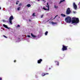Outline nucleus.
<instances>
[{"label": "nucleus", "instance_id": "17", "mask_svg": "<svg viewBox=\"0 0 80 80\" xmlns=\"http://www.w3.org/2000/svg\"><path fill=\"white\" fill-rule=\"evenodd\" d=\"M48 34V31H46L45 33V35H47V34Z\"/></svg>", "mask_w": 80, "mask_h": 80}, {"label": "nucleus", "instance_id": "4", "mask_svg": "<svg viewBox=\"0 0 80 80\" xmlns=\"http://www.w3.org/2000/svg\"><path fill=\"white\" fill-rule=\"evenodd\" d=\"M68 47V46H66L63 45L62 48V51L67 50Z\"/></svg>", "mask_w": 80, "mask_h": 80}, {"label": "nucleus", "instance_id": "30", "mask_svg": "<svg viewBox=\"0 0 80 80\" xmlns=\"http://www.w3.org/2000/svg\"><path fill=\"white\" fill-rule=\"evenodd\" d=\"M0 80H2V78H0Z\"/></svg>", "mask_w": 80, "mask_h": 80}, {"label": "nucleus", "instance_id": "12", "mask_svg": "<svg viewBox=\"0 0 80 80\" xmlns=\"http://www.w3.org/2000/svg\"><path fill=\"white\" fill-rule=\"evenodd\" d=\"M3 26L5 27V28H8V29H9V28L8 27V26L6 25L5 24H3Z\"/></svg>", "mask_w": 80, "mask_h": 80}, {"label": "nucleus", "instance_id": "22", "mask_svg": "<svg viewBox=\"0 0 80 80\" xmlns=\"http://www.w3.org/2000/svg\"><path fill=\"white\" fill-rule=\"evenodd\" d=\"M21 5H22V3H19V5H18V6H19V7H20V6Z\"/></svg>", "mask_w": 80, "mask_h": 80}, {"label": "nucleus", "instance_id": "31", "mask_svg": "<svg viewBox=\"0 0 80 80\" xmlns=\"http://www.w3.org/2000/svg\"><path fill=\"white\" fill-rule=\"evenodd\" d=\"M43 18V15H42L41 16V18Z\"/></svg>", "mask_w": 80, "mask_h": 80}, {"label": "nucleus", "instance_id": "7", "mask_svg": "<svg viewBox=\"0 0 80 80\" xmlns=\"http://www.w3.org/2000/svg\"><path fill=\"white\" fill-rule=\"evenodd\" d=\"M73 6L74 7V8L76 10L77 8V5L75 4V3L74 2L73 3Z\"/></svg>", "mask_w": 80, "mask_h": 80}, {"label": "nucleus", "instance_id": "28", "mask_svg": "<svg viewBox=\"0 0 80 80\" xmlns=\"http://www.w3.org/2000/svg\"><path fill=\"white\" fill-rule=\"evenodd\" d=\"M16 5H18V2H16Z\"/></svg>", "mask_w": 80, "mask_h": 80}, {"label": "nucleus", "instance_id": "23", "mask_svg": "<svg viewBox=\"0 0 80 80\" xmlns=\"http://www.w3.org/2000/svg\"><path fill=\"white\" fill-rule=\"evenodd\" d=\"M58 17V15H57L55 17L53 18V19H55V18H56V17Z\"/></svg>", "mask_w": 80, "mask_h": 80}, {"label": "nucleus", "instance_id": "1", "mask_svg": "<svg viewBox=\"0 0 80 80\" xmlns=\"http://www.w3.org/2000/svg\"><path fill=\"white\" fill-rule=\"evenodd\" d=\"M72 23H79V19L78 18H72Z\"/></svg>", "mask_w": 80, "mask_h": 80}, {"label": "nucleus", "instance_id": "14", "mask_svg": "<svg viewBox=\"0 0 80 80\" xmlns=\"http://www.w3.org/2000/svg\"><path fill=\"white\" fill-rule=\"evenodd\" d=\"M27 7H31V5L30 4H28L27 5Z\"/></svg>", "mask_w": 80, "mask_h": 80}, {"label": "nucleus", "instance_id": "29", "mask_svg": "<svg viewBox=\"0 0 80 80\" xmlns=\"http://www.w3.org/2000/svg\"><path fill=\"white\" fill-rule=\"evenodd\" d=\"M43 2H44V3H45V2H46V1H45V0H43Z\"/></svg>", "mask_w": 80, "mask_h": 80}, {"label": "nucleus", "instance_id": "37", "mask_svg": "<svg viewBox=\"0 0 80 80\" xmlns=\"http://www.w3.org/2000/svg\"><path fill=\"white\" fill-rule=\"evenodd\" d=\"M19 39H20V38H19Z\"/></svg>", "mask_w": 80, "mask_h": 80}, {"label": "nucleus", "instance_id": "33", "mask_svg": "<svg viewBox=\"0 0 80 80\" xmlns=\"http://www.w3.org/2000/svg\"><path fill=\"white\" fill-rule=\"evenodd\" d=\"M1 9H2V8H1V7H0V10H1Z\"/></svg>", "mask_w": 80, "mask_h": 80}, {"label": "nucleus", "instance_id": "36", "mask_svg": "<svg viewBox=\"0 0 80 80\" xmlns=\"http://www.w3.org/2000/svg\"><path fill=\"white\" fill-rule=\"evenodd\" d=\"M38 1H40V0H38Z\"/></svg>", "mask_w": 80, "mask_h": 80}, {"label": "nucleus", "instance_id": "34", "mask_svg": "<svg viewBox=\"0 0 80 80\" xmlns=\"http://www.w3.org/2000/svg\"><path fill=\"white\" fill-rule=\"evenodd\" d=\"M50 69H51V68H49V70H50Z\"/></svg>", "mask_w": 80, "mask_h": 80}, {"label": "nucleus", "instance_id": "10", "mask_svg": "<svg viewBox=\"0 0 80 80\" xmlns=\"http://www.w3.org/2000/svg\"><path fill=\"white\" fill-rule=\"evenodd\" d=\"M54 8H55L56 9H57V8H58V6L57 5H55L54 6Z\"/></svg>", "mask_w": 80, "mask_h": 80}, {"label": "nucleus", "instance_id": "25", "mask_svg": "<svg viewBox=\"0 0 80 80\" xmlns=\"http://www.w3.org/2000/svg\"><path fill=\"white\" fill-rule=\"evenodd\" d=\"M28 37H29V38H30V36L29 35H28L27 36Z\"/></svg>", "mask_w": 80, "mask_h": 80}, {"label": "nucleus", "instance_id": "24", "mask_svg": "<svg viewBox=\"0 0 80 80\" xmlns=\"http://www.w3.org/2000/svg\"><path fill=\"white\" fill-rule=\"evenodd\" d=\"M3 36L4 37H5V38H7V37L6 36H5L4 35H3Z\"/></svg>", "mask_w": 80, "mask_h": 80}, {"label": "nucleus", "instance_id": "11", "mask_svg": "<svg viewBox=\"0 0 80 80\" xmlns=\"http://www.w3.org/2000/svg\"><path fill=\"white\" fill-rule=\"evenodd\" d=\"M31 35L32 37H33V38H35L37 37L36 36L33 35V34H32V33H31Z\"/></svg>", "mask_w": 80, "mask_h": 80}, {"label": "nucleus", "instance_id": "35", "mask_svg": "<svg viewBox=\"0 0 80 80\" xmlns=\"http://www.w3.org/2000/svg\"><path fill=\"white\" fill-rule=\"evenodd\" d=\"M17 2H19V1H17Z\"/></svg>", "mask_w": 80, "mask_h": 80}, {"label": "nucleus", "instance_id": "13", "mask_svg": "<svg viewBox=\"0 0 80 80\" xmlns=\"http://www.w3.org/2000/svg\"><path fill=\"white\" fill-rule=\"evenodd\" d=\"M55 63L57 64V65L59 66V62H58L57 61H55Z\"/></svg>", "mask_w": 80, "mask_h": 80}, {"label": "nucleus", "instance_id": "8", "mask_svg": "<svg viewBox=\"0 0 80 80\" xmlns=\"http://www.w3.org/2000/svg\"><path fill=\"white\" fill-rule=\"evenodd\" d=\"M41 62H42V59H40L39 60H38V63H41Z\"/></svg>", "mask_w": 80, "mask_h": 80}, {"label": "nucleus", "instance_id": "21", "mask_svg": "<svg viewBox=\"0 0 80 80\" xmlns=\"http://www.w3.org/2000/svg\"><path fill=\"white\" fill-rule=\"evenodd\" d=\"M65 1V0H61L60 2V3H62V2H63Z\"/></svg>", "mask_w": 80, "mask_h": 80}, {"label": "nucleus", "instance_id": "18", "mask_svg": "<svg viewBox=\"0 0 80 80\" xmlns=\"http://www.w3.org/2000/svg\"><path fill=\"white\" fill-rule=\"evenodd\" d=\"M51 23L52 24V25H54V24H55V22H51Z\"/></svg>", "mask_w": 80, "mask_h": 80}, {"label": "nucleus", "instance_id": "16", "mask_svg": "<svg viewBox=\"0 0 80 80\" xmlns=\"http://www.w3.org/2000/svg\"><path fill=\"white\" fill-rule=\"evenodd\" d=\"M78 6L79 7V8H80V2H79V3L78 4Z\"/></svg>", "mask_w": 80, "mask_h": 80}, {"label": "nucleus", "instance_id": "9", "mask_svg": "<svg viewBox=\"0 0 80 80\" xmlns=\"http://www.w3.org/2000/svg\"><path fill=\"white\" fill-rule=\"evenodd\" d=\"M48 73H42V77H43L45 76V75H48Z\"/></svg>", "mask_w": 80, "mask_h": 80}, {"label": "nucleus", "instance_id": "26", "mask_svg": "<svg viewBox=\"0 0 80 80\" xmlns=\"http://www.w3.org/2000/svg\"><path fill=\"white\" fill-rule=\"evenodd\" d=\"M20 25H18L17 26V27H20Z\"/></svg>", "mask_w": 80, "mask_h": 80}, {"label": "nucleus", "instance_id": "32", "mask_svg": "<svg viewBox=\"0 0 80 80\" xmlns=\"http://www.w3.org/2000/svg\"><path fill=\"white\" fill-rule=\"evenodd\" d=\"M29 22H31V20L30 19H29Z\"/></svg>", "mask_w": 80, "mask_h": 80}, {"label": "nucleus", "instance_id": "20", "mask_svg": "<svg viewBox=\"0 0 80 80\" xmlns=\"http://www.w3.org/2000/svg\"><path fill=\"white\" fill-rule=\"evenodd\" d=\"M20 7H18L17 8V10H20Z\"/></svg>", "mask_w": 80, "mask_h": 80}, {"label": "nucleus", "instance_id": "15", "mask_svg": "<svg viewBox=\"0 0 80 80\" xmlns=\"http://www.w3.org/2000/svg\"><path fill=\"white\" fill-rule=\"evenodd\" d=\"M61 15L62 16V17H66V16L65 15L63 14H61Z\"/></svg>", "mask_w": 80, "mask_h": 80}, {"label": "nucleus", "instance_id": "5", "mask_svg": "<svg viewBox=\"0 0 80 80\" xmlns=\"http://www.w3.org/2000/svg\"><path fill=\"white\" fill-rule=\"evenodd\" d=\"M71 13V11L70 10V8H68L66 10V15H69Z\"/></svg>", "mask_w": 80, "mask_h": 80}, {"label": "nucleus", "instance_id": "6", "mask_svg": "<svg viewBox=\"0 0 80 80\" xmlns=\"http://www.w3.org/2000/svg\"><path fill=\"white\" fill-rule=\"evenodd\" d=\"M13 19H14L13 17V16H11L8 19V20L11 24H12V20H13Z\"/></svg>", "mask_w": 80, "mask_h": 80}, {"label": "nucleus", "instance_id": "27", "mask_svg": "<svg viewBox=\"0 0 80 80\" xmlns=\"http://www.w3.org/2000/svg\"><path fill=\"white\" fill-rule=\"evenodd\" d=\"M16 62V60H14V63H15V62Z\"/></svg>", "mask_w": 80, "mask_h": 80}, {"label": "nucleus", "instance_id": "2", "mask_svg": "<svg viewBox=\"0 0 80 80\" xmlns=\"http://www.w3.org/2000/svg\"><path fill=\"white\" fill-rule=\"evenodd\" d=\"M65 21L66 23H70L72 22V18L68 16L65 18Z\"/></svg>", "mask_w": 80, "mask_h": 80}, {"label": "nucleus", "instance_id": "3", "mask_svg": "<svg viewBox=\"0 0 80 80\" xmlns=\"http://www.w3.org/2000/svg\"><path fill=\"white\" fill-rule=\"evenodd\" d=\"M47 5L46 6V7H47V8H45V7H43V9L44 10H49V8H50V7H49V6L48 5V2L47 3Z\"/></svg>", "mask_w": 80, "mask_h": 80}, {"label": "nucleus", "instance_id": "19", "mask_svg": "<svg viewBox=\"0 0 80 80\" xmlns=\"http://www.w3.org/2000/svg\"><path fill=\"white\" fill-rule=\"evenodd\" d=\"M33 17H35V13H34L32 14Z\"/></svg>", "mask_w": 80, "mask_h": 80}]
</instances>
